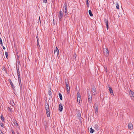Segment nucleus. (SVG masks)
I'll return each mask as SVG.
<instances>
[{
  "mask_svg": "<svg viewBox=\"0 0 134 134\" xmlns=\"http://www.w3.org/2000/svg\"><path fill=\"white\" fill-rule=\"evenodd\" d=\"M94 131L92 127L90 129V132L91 133H93Z\"/></svg>",
  "mask_w": 134,
  "mask_h": 134,
  "instance_id": "aec40b11",
  "label": "nucleus"
},
{
  "mask_svg": "<svg viewBox=\"0 0 134 134\" xmlns=\"http://www.w3.org/2000/svg\"><path fill=\"white\" fill-rule=\"evenodd\" d=\"M67 14V13H65V14H64V15H65V16H66Z\"/></svg>",
  "mask_w": 134,
  "mask_h": 134,
  "instance_id": "79ce46f5",
  "label": "nucleus"
},
{
  "mask_svg": "<svg viewBox=\"0 0 134 134\" xmlns=\"http://www.w3.org/2000/svg\"><path fill=\"white\" fill-rule=\"evenodd\" d=\"M96 88L95 87H93L92 88V94L94 95L96 94Z\"/></svg>",
  "mask_w": 134,
  "mask_h": 134,
  "instance_id": "0eeeda50",
  "label": "nucleus"
},
{
  "mask_svg": "<svg viewBox=\"0 0 134 134\" xmlns=\"http://www.w3.org/2000/svg\"><path fill=\"white\" fill-rule=\"evenodd\" d=\"M80 95V93H79V92H78L77 93V96H79Z\"/></svg>",
  "mask_w": 134,
  "mask_h": 134,
  "instance_id": "ea45409f",
  "label": "nucleus"
},
{
  "mask_svg": "<svg viewBox=\"0 0 134 134\" xmlns=\"http://www.w3.org/2000/svg\"><path fill=\"white\" fill-rule=\"evenodd\" d=\"M104 69H105V70H104V71H105L106 72H107V68L106 66H104Z\"/></svg>",
  "mask_w": 134,
  "mask_h": 134,
  "instance_id": "c85d7f7f",
  "label": "nucleus"
},
{
  "mask_svg": "<svg viewBox=\"0 0 134 134\" xmlns=\"http://www.w3.org/2000/svg\"><path fill=\"white\" fill-rule=\"evenodd\" d=\"M39 19H40V17H39Z\"/></svg>",
  "mask_w": 134,
  "mask_h": 134,
  "instance_id": "37998d69",
  "label": "nucleus"
},
{
  "mask_svg": "<svg viewBox=\"0 0 134 134\" xmlns=\"http://www.w3.org/2000/svg\"><path fill=\"white\" fill-rule=\"evenodd\" d=\"M18 81L19 82V84L20 86V88L21 91V89L22 88V86L21 84V79L20 77V75H19L18 76Z\"/></svg>",
  "mask_w": 134,
  "mask_h": 134,
  "instance_id": "39448f33",
  "label": "nucleus"
},
{
  "mask_svg": "<svg viewBox=\"0 0 134 134\" xmlns=\"http://www.w3.org/2000/svg\"><path fill=\"white\" fill-rule=\"evenodd\" d=\"M2 126V125H1V126H2V127H3V126Z\"/></svg>",
  "mask_w": 134,
  "mask_h": 134,
  "instance_id": "a18cd8bd",
  "label": "nucleus"
},
{
  "mask_svg": "<svg viewBox=\"0 0 134 134\" xmlns=\"http://www.w3.org/2000/svg\"><path fill=\"white\" fill-rule=\"evenodd\" d=\"M109 90L110 92V94L111 95H113V91L112 90V89L110 87H109Z\"/></svg>",
  "mask_w": 134,
  "mask_h": 134,
  "instance_id": "dca6fc26",
  "label": "nucleus"
},
{
  "mask_svg": "<svg viewBox=\"0 0 134 134\" xmlns=\"http://www.w3.org/2000/svg\"><path fill=\"white\" fill-rule=\"evenodd\" d=\"M43 2L46 3L47 2V0H43Z\"/></svg>",
  "mask_w": 134,
  "mask_h": 134,
  "instance_id": "473e14b6",
  "label": "nucleus"
},
{
  "mask_svg": "<svg viewBox=\"0 0 134 134\" xmlns=\"http://www.w3.org/2000/svg\"><path fill=\"white\" fill-rule=\"evenodd\" d=\"M0 133L1 134H4V133L1 130H0Z\"/></svg>",
  "mask_w": 134,
  "mask_h": 134,
  "instance_id": "c9c22d12",
  "label": "nucleus"
},
{
  "mask_svg": "<svg viewBox=\"0 0 134 134\" xmlns=\"http://www.w3.org/2000/svg\"><path fill=\"white\" fill-rule=\"evenodd\" d=\"M49 94L50 96L51 95V94H52L51 91H50V90L49 91Z\"/></svg>",
  "mask_w": 134,
  "mask_h": 134,
  "instance_id": "2f4dec72",
  "label": "nucleus"
},
{
  "mask_svg": "<svg viewBox=\"0 0 134 134\" xmlns=\"http://www.w3.org/2000/svg\"><path fill=\"white\" fill-rule=\"evenodd\" d=\"M36 38H37V43H38V38L37 36L36 37Z\"/></svg>",
  "mask_w": 134,
  "mask_h": 134,
  "instance_id": "f704fd0d",
  "label": "nucleus"
},
{
  "mask_svg": "<svg viewBox=\"0 0 134 134\" xmlns=\"http://www.w3.org/2000/svg\"><path fill=\"white\" fill-rule=\"evenodd\" d=\"M59 110L60 111H61L63 110V106L61 103L59 104Z\"/></svg>",
  "mask_w": 134,
  "mask_h": 134,
  "instance_id": "9b49d317",
  "label": "nucleus"
},
{
  "mask_svg": "<svg viewBox=\"0 0 134 134\" xmlns=\"http://www.w3.org/2000/svg\"><path fill=\"white\" fill-rule=\"evenodd\" d=\"M13 122L14 124H15L16 125H17V126L18 125V123H17V122L16 120H14Z\"/></svg>",
  "mask_w": 134,
  "mask_h": 134,
  "instance_id": "393cba45",
  "label": "nucleus"
},
{
  "mask_svg": "<svg viewBox=\"0 0 134 134\" xmlns=\"http://www.w3.org/2000/svg\"><path fill=\"white\" fill-rule=\"evenodd\" d=\"M12 132L13 134H15V132L13 130H12Z\"/></svg>",
  "mask_w": 134,
  "mask_h": 134,
  "instance_id": "4c0bfd02",
  "label": "nucleus"
},
{
  "mask_svg": "<svg viewBox=\"0 0 134 134\" xmlns=\"http://www.w3.org/2000/svg\"><path fill=\"white\" fill-rule=\"evenodd\" d=\"M130 95L133 100L134 101V92L131 90L130 91Z\"/></svg>",
  "mask_w": 134,
  "mask_h": 134,
  "instance_id": "20e7f679",
  "label": "nucleus"
},
{
  "mask_svg": "<svg viewBox=\"0 0 134 134\" xmlns=\"http://www.w3.org/2000/svg\"><path fill=\"white\" fill-rule=\"evenodd\" d=\"M9 82L10 83L11 86L12 87L13 89H14L15 87L14 86V85L10 79H9Z\"/></svg>",
  "mask_w": 134,
  "mask_h": 134,
  "instance_id": "4468645a",
  "label": "nucleus"
},
{
  "mask_svg": "<svg viewBox=\"0 0 134 134\" xmlns=\"http://www.w3.org/2000/svg\"><path fill=\"white\" fill-rule=\"evenodd\" d=\"M19 64H20L19 62H18V64H16V69H19Z\"/></svg>",
  "mask_w": 134,
  "mask_h": 134,
  "instance_id": "cd10ccee",
  "label": "nucleus"
},
{
  "mask_svg": "<svg viewBox=\"0 0 134 134\" xmlns=\"http://www.w3.org/2000/svg\"><path fill=\"white\" fill-rule=\"evenodd\" d=\"M17 74L18 76L20 75V72L19 71V69H17Z\"/></svg>",
  "mask_w": 134,
  "mask_h": 134,
  "instance_id": "4be33fe9",
  "label": "nucleus"
},
{
  "mask_svg": "<svg viewBox=\"0 0 134 134\" xmlns=\"http://www.w3.org/2000/svg\"><path fill=\"white\" fill-rule=\"evenodd\" d=\"M116 7L117 9H119V5L117 3H116Z\"/></svg>",
  "mask_w": 134,
  "mask_h": 134,
  "instance_id": "a878e982",
  "label": "nucleus"
},
{
  "mask_svg": "<svg viewBox=\"0 0 134 134\" xmlns=\"http://www.w3.org/2000/svg\"><path fill=\"white\" fill-rule=\"evenodd\" d=\"M88 0H86V2L87 7H89V3L88 2Z\"/></svg>",
  "mask_w": 134,
  "mask_h": 134,
  "instance_id": "412c9836",
  "label": "nucleus"
},
{
  "mask_svg": "<svg viewBox=\"0 0 134 134\" xmlns=\"http://www.w3.org/2000/svg\"><path fill=\"white\" fill-rule=\"evenodd\" d=\"M3 47V49H5V48L3 46H2Z\"/></svg>",
  "mask_w": 134,
  "mask_h": 134,
  "instance_id": "a19ab883",
  "label": "nucleus"
},
{
  "mask_svg": "<svg viewBox=\"0 0 134 134\" xmlns=\"http://www.w3.org/2000/svg\"><path fill=\"white\" fill-rule=\"evenodd\" d=\"M88 12L90 16H93V14H92L91 11V10H89Z\"/></svg>",
  "mask_w": 134,
  "mask_h": 134,
  "instance_id": "a211bd4d",
  "label": "nucleus"
},
{
  "mask_svg": "<svg viewBox=\"0 0 134 134\" xmlns=\"http://www.w3.org/2000/svg\"><path fill=\"white\" fill-rule=\"evenodd\" d=\"M104 21L105 23V25L107 26V30H108V21L107 19L106 18H104Z\"/></svg>",
  "mask_w": 134,
  "mask_h": 134,
  "instance_id": "423d86ee",
  "label": "nucleus"
},
{
  "mask_svg": "<svg viewBox=\"0 0 134 134\" xmlns=\"http://www.w3.org/2000/svg\"><path fill=\"white\" fill-rule=\"evenodd\" d=\"M65 83H66V90H67L68 91L70 90V87L68 84V82L67 81L66 82L65 81Z\"/></svg>",
  "mask_w": 134,
  "mask_h": 134,
  "instance_id": "9d476101",
  "label": "nucleus"
},
{
  "mask_svg": "<svg viewBox=\"0 0 134 134\" xmlns=\"http://www.w3.org/2000/svg\"><path fill=\"white\" fill-rule=\"evenodd\" d=\"M104 53L106 56H108L109 55V52L108 51V49L107 48H104L103 50Z\"/></svg>",
  "mask_w": 134,
  "mask_h": 134,
  "instance_id": "7ed1b4c3",
  "label": "nucleus"
},
{
  "mask_svg": "<svg viewBox=\"0 0 134 134\" xmlns=\"http://www.w3.org/2000/svg\"><path fill=\"white\" fill-rule=\"evenodd\" d=\"M45 108L46 111V114L48 117L50 116L49 105L48 103H45Z\"/></svg>",
  "mask_w": 134,
  "mask_h": 134,
  "instance_id": "f257e3e1",
  "label": "nucleus"
},
{
  "mask_svg": "<svg viewBox=\"0 0 134 134\" xmlns=\"http://www.w3.org/2000/svg\"><path fill=\"white\" fill-rule=\"evenodd\" d=\"M88 102L89 103H91L92 102V96L90 94L89 95H88Z\"/></svg>",
  "mask_w": 134,
  "mask_h": 134,
  "instance_id": "6e6552de",
  "label": "nucleus"
},
{
  "mask_svg": "<svg viewBox=\"0 0 134 134\" xmlns=\"http://www.w3.org/2000/svg\"><path fill=\"white\" fill-rule=\"evenodd\" d=\"M65 7V13H67V12H66V9H67V5H66V2L65 3L64 5V8Z\"/></svg>",
  "mask_w": 134,
  "mask_h": 134,
  "instance_id": "ddd939ff",
  "label": "nucleus"
},
{
  "mask_svg": "<svg viewBox=\"0 0 134 134\" xmlns=\"http://www.w3.org/2000/svg\"><path fill=\"white\" fill-rule=\"evenodd\" d=\"M59 98L61 100H62V94L61 93H59Z\"/></svg>",
  "mask_w": 134,
  "mask_h": 134,
  "instance_id": "6ab92c4d",
  "label": "nucleus"
},
{
  "mask_svg": "<svg viewBox=\"0 0 134 134\" xmlns=\"http://www.w3.org/2000/svg\"><path fill=\"white\" fill-rule=\"evenodd\" d=\"M94 109L95 112L96 113H97L98 111V106L97 105H96L94 106Z\"/></svg>",
  "mask_w": 134,
  "mask_h": 134,
  "instance_id": "2eb2a0df",
  "label": "nucleus"
},
{
  "mask_svg": "<svg viewBox=\"0 0 134 134\" xmlns=\"http://www.w3.org/2000/svg\"><path fill=\"white\" fill-rule=\"evenodd\" d=\"M81 98V95L77 96V98Z\"/></svg>",
  "mask_w": 134,
  "mask_h": 134,
  "instance_id": "e433bc0d",
  "label": "nucleus"
},
{
  "mask_svg": "<svg viewBox=\"0 0 134 134\" xmlns=\"http://www.w3.org/2000/svg\"><path fill=\"white\" fill-rule=\"evenodd\" d=\"M37 46H38V48L39 47H40V45L39 44V42H38V43H37Z\"/></svg>",
  "mask_w": 134,
  "mask_h": 134,
  "instance_id": "58836bf2",
  "label": "nucleus"
},
{
  "mask_svg": "<svg viewBox=\"0 0 134 134\" xmlns=\"http://www.w3.org/2000/svg\"><path fill=\"white\" fill-rule=\"evenodd\" d=\"M58 18L60 21H62L63 19V13L62 11H60L59 12Z\"/></svg>",
  "mask_w": 134,
  "mask_h": 134,
  "instance_id": "f03ea898",
  "label": "nucleus"
},
{
  "mask_svg": "<svg viewBox=\"0 0 134 134\" xmlns=\"http://www.w3.org/2000/svg\"><path fill=\"white\" fill-rule=\"evenodd\" d=\"M2 70L3 71H5V72H6V71L5 70V68L4 67H3Z\"/></svg>",
  "mask_w": 134,
  "mask_h": 134,
  "instance_id": "7c9ffc66",
  "label": "nucleus"
},
{
  "mask_svg": "<svg viewBox=\"0 0 134 134\" xmlns=\"http://www.w3.org/2000/svg\"><path fill=\"white\" fill-rule=\"evenodd\" d=\"M128 127L129 129H130V130L133 129V127L132 124L131 123H129L128 125Z\"/></svg>",
  "mask_w": 134,
  "mask_h": 134,
  "instance_id": "1a4fd4ad",
  "label": "nucleus"
},
{
  "mask_svg": "<svg viewBox=\"0 0 134 134\" xmlns=\"http://www.w3.org/2000/svg\"><path fill=\"white\" fill-rule=\"evenodd\" d=\"M1 119L3 121H4V119L3 115H1Z\"/></svg>",
  "mask_w": 134,
  "mask_h": 134,
  "instance_id": "b1692460",
  "label": "nucleus"
},
{
  "mask_svg": "<svg viewBox=\"0 0 134 134\" xmlns=\"http://www.w3.org/2000/svg\"><path fill=\"white\" fill-rule=\"evenodd\" d=\"M76 57V54L75 55L73 56V58L75 59Z\"/></svg>",
  "mask_w": 134,
  "mask_h": 134,
  "instance_id": "72a5a7b5",
  "label": "nucleus"
},
{
  "mask_svg": "<svg viewBox=\"0 0 134 134\" xmlns=\"http://www.w3.org/2000/svg\"><path fill=\"white\" fill-rule=\"evenodd\" d=\"M0 44L2 46H3L2 42V39L1 38H0Z\"/></svg>",
  "mask_w": 134,
  "mask_h": 134,
  "instance_id": "bb28decb",
  "label": "nucleus"
},
{
  "mask_svg": "<svg viewBox=\"0 0 134 134\" xmlns=\"http://www.w3.org/2000/svg\"><path fill=\"white\" fill-rule=\"evenodd\" d=\"M56 51L57 52V55H59V51L57 47H56L55 49L54 50V53L55 54V53Z\"/></svg>",
  "mask_w": 134,
  "mask_h": 134,
  "instance_id": "f8f14e48",
  "label": "nucleus"
},
{
  "mask_svg": "<svg viewBox=\"0 0 134 134\" xmlns=\"http://www.w3.org/2000/svg\"><path fill=\"white\" fill-rule=\"evenodd\" d=\"M2 126V125H1V126H2V127H3V126Z\"/></svg>",
  "mask_w": 134,
  "mask_h": 134,
  "instance_id": "49530a36",
  "label": "nucleus"
},
{
  "mask_svg": "<svg viewBox=\"0 0 134 134\" xmlns=\"http://www.w3.org/2000/svg\"><path fill=\"white\" fill-rule=\"evenodd\" d=\"M5 55L6 57V58L8 59V53L7 52H5Z\"/></svg>",
  "mask_w": 134,
  "mask_h": 134,
  "instance_id": "c756f323",
  "label": "nucleus"
},
{
  "mask_svg": "<svg viewBox=\"0 0 134 134\" xmlns=\"http://www.w3.org/2000/svg\"><path fill=\"white\" fill-rule=\"evenodd\" d=\"M94 127L96 130H98L99 129V127L96 124L94 125Z\"/></svg>",
  "mask_w": 134,
  "mask_h": 134,
  "instance_id": "f3484780",
  "label": "nucleus"
},
{
  "mask_svg": "<svg viewBox=\"0 0 134 134\" xmlns=\"http://www.w3.org/2000/svg\"><path fill=\"white\" fill-rule=\"evenodd\" d=\"M77 101L78 103L79 102L80 103V102L81 101V98H77Z\"/></svg>",
  "mask_w": 134,
  "mask_h": 134,
  "instance_id": "5701e85b",
  "label": "nucleus"
},
{
  "mask_svg": "<svg viewBox=\"0 0 134 134\" xmlns=\"http://www.w3.org/2000/svg\"><path fill=\"white\" fill-rule=\"evenodd\" d=\"M110 86H108V87H109Z\"/></svg>",
  "mask_w": 134,
  "mask_h": 134,
  "instance_id": "c03bdc74",
  "label": "nucleus"
}]
</instances>
